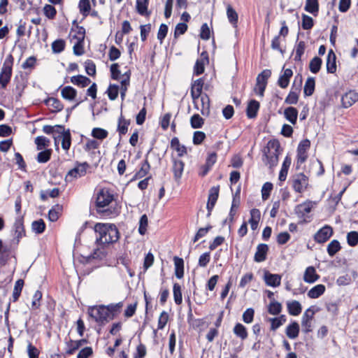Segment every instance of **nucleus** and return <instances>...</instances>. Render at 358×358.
Masks as SVG:
<instances>
[{"mask_svg": "<svg viewBox=\"0 0 358 358\" xmlns=\"http://www.w3.org/2000/svg\"><path fill=\"white\" fill-rule=\"evenodd\" d=\"M97 234L96 243L100 245L112 244L118 241L119 231L115 224L97 223L94 227Z\"/></svg>", "mask_w": 358, "mask_h": 358, "instance_id": "nucleus-1", "label": "nucleus"}, {"mask_svg": "<svg viewBox=\"0 0 358 358\" xmlns=\"http://www.w3.org/2000/svg\"><path fill=\"white\" fill-rule=\"evenodd\" d=\"M280 145L278 140L272 139L268 141L264 149L263 162L269 169H273L278 163V157L281 152Z\"/></svg>", "mask_w": 358, "mask_h": 358, "instance_id": "nucleus-2", "label": "nucleus"}, {"mask_svg": "<svg viewBox=\"0 0 358 358\" xmlns=\"http://www.w3.org/2000/svg\"><path fill=\"white\" fill-rule=\"evenodd\" d=\"M113 200V194H112L108 189H101L99 191L96 199V206L97 212L102 214L103 216H110L113 215V212L109 209L104 208L108 206Z\"/></svg>", "mask_w": 358, "mask_h": 358, "instance_id": "nucleus-3", "label": "nucleus"}, {"mask_svg": "<svg viewBox=\"0 0 358 358\" xmlns=\"http://www.w3.org/2000/svg\"><path fill=\"white\" fill-rule=\"evenodd\" d=\"M14 58L11 54L6 57L0 72V85L1 88L4 89L9 83L13 72V65Z\"/></svg>", "mask_w": 358, "mask_h": 358, "instance_id": "nucleus-4", "label": "nucleus"}, {"mask_svg": "<svg viewBox=\"0 0 358 358\" xmlns=\"http://www.w3.org/2000/svg\"><path fill=\"white\" fill-rule=\"evenodd\" d=\"M88 314L96 322L103 323L107 321L108 310L104 306L90 307Z\"/></svg>", "mask_w": 358, "mask_h": 358, "instance_id": "nucleus-5", "label": "nucleus"}, {"mask_svg": "<svg viewBox=\"0 0 358 358\" xmlns=\"http://www.w3.org/2000/svg\"><path fill=\"white\" fill-rule=\"evenodd\" d=\"M310 147V142L308 139L301 141L297 148V161L296 169H299L300 166L303 164L307 158V151Z\"/></svg>", "mask_w": 358, "mask_h": 358, "instance_id": "nucleus-6", "label": "nucleus"}, {"mask_svg": "<svg viewBox=\"0 0 358 358\" xmlns=\"http://www.w3.org/2000/svg\"><path fill=\"white\" fill-rule=\"evenodd\" d=\"M308 185V178L303 173H299L293 177L292 187L299 193L304 192Z\"/></svg>", "mask_w": 358, "mask_h": 358, "instance_id": "nucleus-7", "label": "nucleus"}, {"mask_svg": "<svg viewBox=\"0 0 358 358\" xmlns=\"http://www.w3.org/2000/svg\"><path fill=\"white\" fill-rule=\"evenodd\" d=\"M333 233V228L329 225H325L317 231L314 240L318 243H324L332 236Z\"/></svg>", "mask_w": 358, "mask_h": 358, "instance_id": "nucleus-8", "label": "nucleus"}, {"mask_svg": "<svg viewBox=\"0 0 358 358\" xmlns=\"http://www.w3.org/2000/svg\"><path fill=\"white\" fill-rule=\"evenodd\" d=\"M219 191H220V187L219 186H214L212 187L209 190V194H208V200L207 203L206 208L208 209V215L209 216L211 213L212 210L213 209L217 200L219 196Z\"/></svg>", "mask_w": 358, "mask_h": 358, "instance_id": "nucleus-9", "label": "nucleus"}, {"mask_svg": "<svg viewBox=\"0 0 358 358\" xmlns=\"http://www.w3.org/2000/svg\"><path fill=\"white\" fill-rule=\"evenodd\" d=\"M86 166L87 163H84L70 170L66 176V180L71 182L74 178L84 176L86 173Z\"/></svg>", "mask_w": 358, "mask_h": 358, "instance_id": "nucleus-10", "label": "nucleus"}, {"mask_svg": "<svg viewBox=\"0 0 358 358\" xmlns=\"http://www.w3.org/2000/svg\"><path fill=\"white\" fill-rule=\"evenodd\" d=\"M358 100V93L349 91L341 97L342 106L347 108L352 106Z\"/></svg>", "mask_w": 358, "mask_h": 358, "instance_id": "nucleus-11", "label": "nucleus"}, {"mask_svg": "<svg viewBox=\"0 0 358 358\" xmlns=\"http://www.w3.org/2000/svg\"><path fill=\"white\" fill-rule=\"evenodd\" d=\"M15 236L14 240L16 244H18L20 240L25 236V230L23 224V219L18 217L16 219L14 224Z\"/></svg>", "mask_w": 358, "mask_h": 358, "instance_id": "nucleus-12", "label": "nucleus"}, {"mask_svg": "<svg viewBox=\"0 0 358 358\" xmlns=\"http://www.w3.org/2000/svg\"><path fill=\"white\" fill-rule=\"evenodd\" d=\"M265 283L270 287H277L281 282V275L279 274H273L266 271L264 275Z\"/></svg>", "mask_w": 358, "mask_h": 358, "instance_id": "nucleus-13", "label": "nucleus"}, {"mask_svg": "<svg viewBox=\"0 0 358 358\" xmlns=\"http://www.w3.org/2000/svg\"><path fill=\"white\" fill-rule=\"evenodd\" d=\"M203 84V78H199L192 84L191 96L194 101L201 96Z\"/></svg>", "mask_w": 358, "mask_h": 358, "instance_id": "nucleus-14", "label": "nucleus"}, {"mask_svg": "<svg viewBox=\"0 0 358 358\" xmlns=\"http://www.w3.org/2000/svg\"><path fill=\"white\" fill-rule=\"evenodd\" d=\"M268 247L266 244L261 243L257 247V251L255 254L254 260L256 262H262L266 260Z\"/></svg>", "mask_w": 358, "mask_h": 358, "instance_id": "nucleus-15", "label": "nucleus"}, {"mask_svg": "<svg viewBox=\"0 0 358 358\" xmlns=\"http://www.w3.org/2000/svg\"><path fill=\"white\" fill-rule=\"evenodd\" d=\"M313 208V204L311 201H306L303 203L299 204L295 208L296 214L301 218L305 217V216L310 213Z\"/></svg>", "mask_w": 358, "mask_h": 358, "instance_id": "nucleus-16", "label": "nucleus"}, {"mask_svg": "<svg viewBox=\"0 0 358 358\" xmlns=\"http://www.w3.org/2000/svg\"><path fill=\"white\" fill-rule=\"evenodd\" d=\"M320 278V275L317 273L315 268L310 266L306 268L303 274V280L309 284L314 283Z\"/></svg>", "mask_w": 358, "mask_h": 358, "instance_id": "nucleus-17", "label": "nucleus"}, {"mask_svg": "<svg viewBox=\"0 0 358 358\" xmlns=\"http://www.w3.org/2000/svg\"><path fill=\"white\" fill-rule=\"evenodd\" d=\"M286 305L287 311L290 315L297 316L301 313L302 306L298 301H287Z\"/></svg>", "mask_w": 358, "mask_h": 358, "instance_id": "nucleus-18", "label": "nucleus"}, {"mask_svg": "<svg viewBox=\"0 0 358 358\" xmlns=\"http://www.w3.org/2000/svg\"><path fill=\"white\" fill-rule=\"evenodd\" d=\"M293 75L292 70L290 69H286L284 70L283 73L280 76L278 80V85L281 88H287L289 83V80L292 78Z\"/></svg>", "mask_w": 358, "mask_h": 358, "instance_id": "nucleus-19", "label": "nucleus"}, {"mask_svg": "<svg viewBox=\"0 0 358 358\" xmlns=\"http://www.w3.org/2000/svg\"><path fill=\"white\" fill-rule=\"evenodd\" d=\"M239 193H240V190L238 189L237 192L236 193V194L234 195V198H233V201H232V203H231V209H230V212H229V217L228 219L225 220L224 221V223L227 222V220H229V223H232L233 221H234V215H236V210L235 208H238L240 205V196H239Z\"/></svg>", "mask_w": 358, "mask_h": 358, "instance_id": "nucleus-20", "label": "nucleus"}, {"mask_svg": "<svg viewBox=\"0 0 358 358\" xmlns=\"http://www.w3.org/2000/svg\"><path fill=\"white\" fill-rule=\"evenodd\" d=\"M185 164L180 159H173V172L174 175V178L176 180H178L180 179L182 172L184 170Z\"/></svg>", "mask_w": 358, "mask_h": 358, "instance_id": "nucleus-21", "label": "nucleus"}, {"mask_svg": "<svg viewBox=\"0 0 358 358\" xmlns=\"http://www.w3.org/2000/svg\"><path fill=\"white\" fill-rule=\"evenodd\" d=\"M327 70L330 73H334L336 71V56L332 50H330L327 55Z\"/></svg>", "mask_w": 358, "mask_h": 358, "instance_id": "nucleus-22", "label": "nucleus"}, {"mask_svg": "<svg viewBox=\"0 0 358 358\" xmlns=\"http://www.w3.org/2000/svg\"><path fill=\"white\" fill-rule=\"evenodd\" d=\"M299 324L294 321L287 327L285 334L289 338L295 339L299 336Z\"/></svg>", "mask_w": 358, "mask_h": 358, "instance_id": "nucleus-23", "label": "nucleus"}, {"mask_svg": "<svg viewBox=\"0 0 358 358\" xmlns=\"http://www.w3.org/2000/svg\"><path fill=\"white\" fill-rule=\"evenodd\" d=\"M260 104L256 100H251L247 106L246 114L248 118H255L259 109Z\"/></svg>", "mask_w": 358, "mask_h": 358, "instance_id": "nucleus-24", "label": "nucleus"}, {"mask_svg": "<svg viewBox=\"0 0 358 358\" xmlns=\"http://www.w3.org/2000/svg\"><path fill=\"white\" fill-rule=\"evenodd\" d=\"M58 137H55V141L58 138H62V147L64 150H68L71 144V138L69 130L64 131V129L59 133Z\"/></svg>", "mask_w": 358, "mask_h": 358, "instance_id": "nucleus-25", "label": "nucleus"}, {"mask_svg": "<svg viewBox=\"0 0 358 358\" xmlns=\"http://www.w3.org/2000/svg\"><path fill=\"white\" fill-rule=\"evenodd\" d=\"M45 103L46 106L50 107L52 109V112L57 113L61 111L64 106L62 102L54 97H49L45 100Z\"/></svg>", "mask_w": 358, "mask_h": 358, "instance_id": "nucleus-26", "label": "nucleus"}, {"mask_svg": "<svg viewBox=\"0 0 358 358\" xmlns=\"http://www.w3.org/2000/svg\"><path fill=\"white\" fill-rule=\"evenodd\" d=\"M71 82L78 87H85L87 85H89L91 83V80L89 78L83 76V75H78L74 76L71 78Z\"/></svg>", "mask_w": 358, "mask_h": 358, "instance_id": "nucleus-27", "label": "nucleus"}, {"mask_svg": "<svg viewBox=\"0 0 358 358\" xmlns=\"http://www.w3.org/2000/svg\"><path fill=\"white\" fill-rule=\"evenodd\" d=\"M129 124L130 120H126L124 117V116L121 114V115L118 118L117 129V131H118L120 137L127 134Z\"/></svg>", "mask_w": 358, "mask_h": 358, "instance_id": "nucleus-28", "label": "nucleus"}, {"mask_svg": "<svg viewBox=\"0 0 358 358\" xmlns=\"http://www.w3.org/2000/svg\"><path fill=\"white\" fill-rule=\"evenodd\" d=\"M326 290V287L324 285L319 284L312 287L308 292V296L310 299H317L322 296Z\"/></svg>", "mask_w": 358, "mask_h": 358, "instance_id": "nucleus-29", "label": "nucleus"}, {"mask_svg": "<svg viewBox=\"0 0 358 358\" xmlns=\"http://www.w3.org/2000/svg\"><path fill=\"white\" fill-rule=\"evenodd\" d=\"M175 274L176 278L181 279L184 275V261L182 258L174 257Z\"/></svg>", "mask_w": 358, "mask_h": 358, "instance_id": "nucleus-30", "label": "nucleus"}, {"mask_svg": "<svg viewBox=\"0 0 358 358\" xmlns=\"http://www.w3.org/2000/svg\"><path fill=\"white\" fill-rule=\"evenodd\" d=\"M171 148L178 152L179 157H182L187 153L186 147L180 143L179 139L177 137H174L171 139Z\"/></svg>", "mask_w": 358, "mask_h": 358, "instance_id": "nucleus-31", "label": "nucleus"}, {"mask_svg": "<svg viewBox=\"0 0 358 358\" xmlns=\"http://www.w3.org/2000/svg\"><path fill=\"white\" fill-rule=\"evenodd\" d=\"M284 115L290 123L295 124L297 120L298 110L294 107H288L285 109Z\"/></svg>", "mask_w": 358, "mask_h": 358, "instance_id": "nucleus-32", "label": "nucleus"}, {"mask_svg": "<svg viewBox=\"0 0 358 358\" xmlns=\"http://www.w3.org/2000/svg\"><path fill=\"white\" fill-rule=\"evenodd\" d=\"M61 95L64 99L73 101L77 95V91L71 86H66L62 89Z\"/></svg>", "mask_w": 358, "mask_h": 358, "instance_id": "nucleus-33", "label": "nucleus"}, {"mask_svg": "<svg viewBox=\"0 0 358 358\" xmlns=\"http://www.w3.org/2000/svg\"><path fill=\"white\" fill-rule=\"evenodd\" d=\"M204 55H205V57L203 58H202L201 59H197L195 63V65L194 67V73L197 76L203 73L205 62H208V55L206 53L203 52L201 54V56L203 57Z\"/></svg>", "mask_w": 358, "mask_h": 358, "instance_id": "nucleus-34", "label": "nucleus"}, {"mask_svg": "<svg viewBox=\"0 0 358 358\" xmlns=\"http://www.w3.org/2000/svg\"><path fill=\"white\" fill-rule=\"evenodd\" d=\"M305 10L316 16L319 11L317 0H306Z\"/></svg>", "mask_w": 358, "mask_h": 358, "instance_id": "nucleus-35", "label": "nucleus"}, {"mask_svg": "<svg viewBox=\"0 0 358 358\" xmlns=\"http://www.w3.org/2000/svg\"><path fill=\"white\" fill-rule=\"evenodd\" d=\"M234 334L241 340H245L248 337V331L244 325L237 323L233 329Z\"/></svg>", "mask_w": 358, "mask_h": 358, "instance_id": "nucleus-36", "label": "nucleus"}, {"mask_svg": "<svg viewBox=\"0 0 358 358\" xmlns=\"http://www.w3.org/2000/svg\"><path fill=\"white\" fill-rule=\"evenodd\" d=\"M269 321L271 322V329L275 331L286 322L287 317L285 315H281L278 317L270 318Z\"/></svg>", "mask_w": 358, "mask_h": 358, "instance_id": "nucleus-37", "label": "nucleus"}, {"mask_svg": "<svg viewBox=\"0 0 358 358\" xmlns=\"http://www.w3.org/2000/svg\"><path fill=\"white\" fill-rule=\"evenodd\" d=\"M341 249V246L339 241L333 240L328 244L327 251L330 257H334Z\"/></svg>", "mask_w": 358, "mask_h": 358, "instance_id": "nucleus-38", "label": "nucleus"}, {"mask_svg": "<svg viewBox=\"0 0 358 358\" xmlns=\"http://www.w3.org/2000/svg\"><path fill=\"white\" fill-rule=\"evenodd\" d=\"M315 78L310 77L308 78L305 83L303 87V93L305 96H311L315 90Z\"/></svg>", "mask_w": 358, "mask_h": 358, "instance_id": "nucleus-39", "label": "nucleus"}, {"mask_svg": "<svg viewBox=\"0 0 358 358\" xmlns=\"http://www.w3.org/2000/svg\"><path fill=\"white\" fill-rule=\"evenodd\" d=\"M227 15L229 22L236 26L238 19V13L230 4L227 6Z\"/></svg>", "mask_w": 358, "mask_h": 358, "instance_id": "nucleus-40", "label": "nucleus"}, {"mask_svg": "<svg viewBox=\"0 0 358 358\" xmlns=\"http://www.w3.org/2000/svg\"><path fill=\"white\" fill-rule=\"evenodd\" d=\"M23 286H24V280L22 279H19L15 282L13 292V301H17L18 300V299L21 294Z\"/></svg>", "mask_w": 358, "mask_h": 358, "instance_id": "nucleus-41", "label": "nucleus"}, {"mask_svg": "<svg viewBox=\"0 0 358 358\" xmlns=\"http://www.w3.org/2000/svg\"><path fill=\"white\" fill-rule=\"evenodd\" d=\"M322 64V59L318 57H313L309 64L310 71L313 73H317L320 71Z\"/></svg>", "mask_w": 358, "mask_h": 358, "instance_id": "nucleus-42", "label": "nucleus"}, {"mask_svg": "<svg viewBox=\"0 0 358 358\" xmlns=\"http://www.w3.org/2000/svg\"><path fill=\"white\" fill-rule=\"evenodd\" d=\"M306 48V43L304 41L299 42L295 47V56L294 61L300 62L301 56L303 55Z\"/></svg>", "mask_w": 358, "mask_h": 358, "instance_id": "nucleus-43", "label": "nucleus"}, {"mask_svg": "<svg viewBox=\"0 0 358 358\" xmlns=\"http://www.w3.org/2000/svg\"><path fill=\"white\" fill-rule=\"evenodd\" d=\"M31 229L36 234H42L45 229V224L42 219H39L32 222Z\"/></svg>", "mask_w": 358, "mask_h": 358, "instance_id": "nucleus-44", "label": "nucleus"}, {"mask_svg": "<svg viewBox=\"0 0 358 358\" xmlns=\"http://www.w3.org/2000/svg\"><path fill=\"white\" fill-rule=\"evenodd\" d=\"M299 89H296L295 91L291 90L286 97L285 103L290 105L297 103L299 100Z\"/></svg>", "mask_w": 358, "mask_h": 358, "instance_id": "nucleus-45", "label": "nucleus"}, {"mask_svg": "<svg viewBox=\"0 0 358 358\" xmlns=\"http://www.w3.org/2000/svg\"><path fill=\"white\" fill-rule=\"evenodd\" d=\"M150 169V166L147 159L141 165L140 170L136 173L134 177L135 178H141L145 177L149 172Z\"/></svg>", "mask_w": 358, "mask_h": 358, "instance_id": "nucleus-46", "label": "nucleus"}, {"mask_svg": "<svg viewBox=\"0 0 358 358\" xmlns=\"http://www.w3.org/2000/svg\"><path fill=\"white\" fill-rule=\"evenodd\" d=\"M173 298L175 303L178 305H180L182 301L181 287L178 283H174L173 287Z\"/></svg>", "mask_w": 358, "mask_h": 358, "instance_id": "nucleus-47", "label": "nucleus"}, {"mask_svg": "<svg viewBox=\"0 0 358 358\" xmlns=\"http://www.w3.org/2000/svg\"><path fill=\"white\" fill-rule=\"evenodd\" d=\"M347 243L351 247H355L358 244V232L355 231H350L346 236Z\"/></svg>", "mask_w": 358, "mask_h": 358, "instance_id": "nucleus-48", "label": "nucleus"}, {"mask_svg": "<svg viewBox=\"0 0 358 358\" xmlns=\"http://www.w3.org/2000/svg\"><path fill=\"white\" fill-rule=\"evenodd\" d=\"M78 7L83 15L87 16L89 15L91 8L89 0H80Z\"/></svg>", "mask_w": 358, "mask_h": 358, "instance_id": "nucleus-49", "label": "nucleus"}, {"mask_svg": "<svg viewBox=\"0 0 358 358\" xmlns=\"http://www.w3.org/2000/svg\"><path fill=\"white\" fill-rule=\"evenodd\" d=\"M282 310V305L278 301H273L270 303L268 307V312L273 315H278Z\"/></svg>", "mask_w": 358, "mask_h": 358, "instance_id": "nucleus-50", "label": "nucleus"}, {"mask_svg": "<svg viewBox=\"0 0 358 358\" xmlns=\"http://www.w3.org/2000/svg\"><path fill=\"white\" fill-rule=\"evenodd\" d=\"M271 76V71L269 69H264L257 77V82L258 83L264 84L266 86L267 80Z\"/></svg>", "mask_w": 358, "mask_h": 358, "instance_id": "nucleus-51", "label": "nucleus"}, {"mask_svg": "<svg viewBox=\"0 0 358 358\" xmlns=\"http://www.w3.org/2000/svg\"><path fill=\"white\" fill-rule=\"evenodd\" d=\"M108 131L102 128L96 127L92 131V136L96 139L103 140L108 136Z\"/></svg>", "mask_w": 358, "mask_h": 358, "instance_id": "nucleus-52", "label": "nucleus"}, {"mask_svg": "<svg viewBox=\"0 0 358 358\" xmlns=\"http://www.w3.org/2000/svg\"><path fill=\"white\" fill-rule=\"evenodd\" d=\"M190 124L192 128L199 129L202 127L204 120L199 114H194L190 119Z\"/></svg>", "mask_w": 358, "mask_h": 358, "instance_id": "nucleus-53", "label": "nucleus"}, {"mask_svg": "<svg viewBox=\"0 0 358 358\" xmlns=\"http://www.w3.org/2000/svg\"><path fill=\"white\" fill-rule=\"evenodd\" d=\"M66 351L65 354L66 355H71L75 353L76 350H78L80 348L78 347L77 343L75 341L70 339L69 341L66 342Z\"/></svg>", "mask_w": 358, "mask_h": 358, "instance_id": "nucleus-54", "label": "nucleus"}, {"mask_svg": "<svg viewBox=\"0 0 358 358\" xmlns=\"http://www.w3.org/2000/svg\"><path fill=\"white\" fill-rule=\"evenodd\" d=\"M148 3V0H136V9L140 15L147 14Z\"/></svg>", "mask_w": 358, "mask_h": 358, "instance_id": "nucleus-55", "label": "nucleus"}, {"mask_svg": "<svg viewBox=\"0 0 358 358\" xmlns=\"http://www.w3.org/2000/svg\"><path fill=\"white\" fill-rule=\"evenodd\" d=\"M65 48V41L63 39H57L52 42V50L54 53L62 52Z\"/></svg>", "mask_w": 358, "mask_h": 358, "instance_id": "nucleus-56", "label": "nucleus"}, {"mask_svg": "<svg viewBox=\"0 0 358 358\" xmlns=\"http://www.w3.org/2000/svg\"><path fill=\"white\" fill-rule=\"evenodd\" d=\"M64 130V127L62 125H55V126H50V125H45L43 127V131L46 134H51L55 132L59 134Z\"/></svg>", "mask_w": 358, "mask_h": 358, "instance_id": "nucleus-57", "label": "nucleus"}, {"mask_svg": "<svg viewBox=\"0 0 358 358\" xmlns=\"http://www.w3.org/2000/svg\"><path fill=\"white\" fill-rule=\"evenodd\" d=\"M119 86L115 84H110L107 90L108 98L113 101L116 99L118 96Z\"/></svg>", "mask_w": 358, "mask_h": 358, "instance_id": "nucleus-58", "label": "nucleus"}, {"mask_svg": "<svg viewBox=\"0 0 358 358\" xmlns=\"http://www.w3.org/2000/svg\"><path fill=\"white\" fill-rule=\"evenodd\" d=\"M273 189V184L269 182H265L262 188V197L264 201L268 199L271 192Z\"/></svg>", "mask_w": 358, "mask_h": 358, "instance_id": "nucleus-59", "label": "nucleus"}, {"mask_svg": "<svg viewBox=\"0 0 358 358\" xmlns=\"http://www.w3.org/2000/svg\"><path fill=\"white\" fill-rule=\"evenodd\" d=\"M52 150H45L44 151L40 152L37 155V161L39 163H45L50 160L51 156Z\"/></svg>", "mask_w": 358, "mask_h": 358, "instance_id": "nucleus-60", "label": "nucleus"}, {"mask_svg": "<svg viewBox=\"0 0 358 358\" xmlns=\"http://www.w3.org/2000/svg\"><path fill=\"white\" fill-rule=\"evenodd\" d=\"M85 68L86 73L89 76H93L96 74V65L93 61H92L90 59H87L85 62Z\"/></svg>", "mask_w": 358, "mask_h": 358, "instance_id": "nucleus-61", "label": "nucleus"}, {"mask_svg": "<svg viewBox=\"0 0 358 358\" xmlns=\"http://www.w3.org/2000/svg\"><path fill=\"white\" fill-rule=\"evenodd\" d=\"M255 310L252 308L246 309L243 314V320L245 323L250 324L253 321Z\"/></svg>", "mask_w": 358, "mask_h": 358, "instance_id": "nucleus-62", "label": "nucleus"}, {"mask_svg": "<svg viewBox=\"0 0 358 358\" xmlns=\"http://www.w3.org/2000/svg\"><path fill=\"white\" fill-rule=\"evenodd\" d=\"M313 20L311 17L303 14L302 15V28L308 30L313 27Z\"/></svg>", "mask_w": 358, "mask_h": 358, "instance_id": "nucleus-63", "label": "nucleus"}, {"mask_svg": "<svg viewBox=\"0 0 358 358\" xmlns=\"http://www.w3.org/2000/svg\"><path fill=\"white\" fill-rule=\"evenodd\" d=\"M45 15L49 19H53L57 13L55 8L49 4H46L43 8Z\"/></svg>", "mask_w": 358, "mask_h": 358, "instance_id": "nucleus-64", "label": "nucleus"}]
</instances>
